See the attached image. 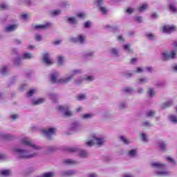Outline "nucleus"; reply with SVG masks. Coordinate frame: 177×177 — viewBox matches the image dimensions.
<instances>
[{"label": "nucleus", "instance_id": "obj_19", "mask_svg": "<svg viewBox=\"0 0 177 177\" xmlns=\"http://www.w3.org/2000/svg\"><path fill=\"white\" fill-rule=\"evenodd\" d=\"M71 129L75 132H78V131H81V124H80V123H73L71 125Z\"/></svg>", "mask_w": 177, "mask_h": 177}, {"label": "nucleus", "instance_id": "obj_64", "mask_svg": "<svg viewBox=\"0 0 177 177\" xmlns=\"http://www.w3.org/2000/svg\"><path fill=\"white\" fill-rule=\"evenodd\" d=\"M174 50L177 51V40H175L172 44H171Z\"/></svg>", "mask_w": 177, "mask_h": 177}, {"label": "nucleus", "instance_id": "obj_49", "mask_svg": "<svg viewBox=\"0 0 177 177\" xmlns=\"http://www.w3.org/2000/svg\"><path fill=\"white\" fill-rule=\"evenodd\" d=\"M119 110H125L127 109V104L125 102H120L118 104Z\"/></svg>", "mask_w": 177, "mask_h": 177}, {"label": "nucleus", "instance_id": "obj_3", "mask_svg": "<svg viewBox=\"0 0 177 177\" xmlns=\"http://www.w3.org/2000/svg\"><path fill=\"white\" fill-rule=\"evenodd\" d=\"M92 139H94L95 145L97 146V147H102V146H104V143L107 142V140L104 137L100 136L97 133H94L91 135Z\"/></svg>", "mask_w": 177, "mask_h": 177}, {"label": "nucleus", "instance_id": "obj_26", "mask_svg": "<svg viewBox=\"0 0 177 177\" xmlns=\"http://www.w3.org/2000/svg\"><path fill=\"white\" fill-rule=\"evenodd\" d=\"M83 80H84V81H86V82H93V81H95V76L86 75V76L84 77Z\"/></svg>", "mask_w": 177, "mask_h": 177}, {"label": "nucleus", "instance_id": "obj_12", "mask_svg": "<svg viewBox=\"0 0 177 177\" xmlns=\"http://www.w3.org/2000/svg\"><path fill=\"white\" fill-rule=\"evenodd\" d=\"M151 165L152 168H155L156 169H164L165 168V164L161 162H153Z\"/></svg>", "mask_w": 177, "mask_h": 177}, {"label": "nucleus", "instance_id": "obj_61", "mask_svg": "<svg viewBox=\"0 0 177 177\" xmlns=\"http://www.w3.org/2000/svg\"><path fill=\"white\" fill-rule=\"evenodd\" d=\"M35 39H36V41H42V36L39 34H37L35 35Z\"/></svg>", "mask_w": 177, "mask_h": 177}, {"label": "nucleus", "instance_id": "obj_20", "mask_svg": "<svg viewBox=\"0 0 177 177\" xmlns=\"http://www.w3.org/2000/svg\"><path fill=\"white\" fill-rule=\"evenodd\" d=\"M145 37L147 39H149V41H154V39L157 38V36H156L154 33H151V32H147L145 34Z\"/></svg>", "mask_w": 177, "mask_h": 177}, {"label": "nucleus", "instance_id": "obj_56", "mask_svg": "<svg viewBox=\"0 0 177 177\" xmlns=\"http://www.w3.org/2000/svg\"><path fill=\"white\" fill-rule=\"evenodd\" d=\"M34 93H37V89H32L28 92V96L30 97L34 95Z\"/></svg>", "mask_w": 177, "mask_h": 177}, {"label": "nucleus", "instance_id": "obj_63", "mask_svg": "<svg viewBox=\"0 0 177 177\" xmlns=\"http://www.w3.org/2000/svg\"><path fill=\"white\" fill-rule=\"evenodd\" d=\"M21 40L19 39H14V43L15 44V45H21Z\"/></svg>", "mask_w": 177, "mask_h": 177}, {"label": "nucleus", "instance_id": "obj_36", "mask_svg": "<svg viewBox=\"0 0 177 177\" xmlns=\"http://www.w3.org/2000/svg\"><path fill=\"white\" fill-rule=\"evenodd\" d=\"M138 154V149H131V151H129V157H136Z\"/></svg>", "mask_w": 177, "mask_h": 177}, {"label": "nucleus", "instance_id": "obj_40", "mask_svg": "<svg viewBox=\"0 0 177 177\" xmlns=\"http://www.w3.org/2000/svg\"><path fill=\"white\" fill-rule=\"evenodd\" d=\"M148 96L149 97H153L156 95V91H154V88H149L147 91Z\"/></svg>", "mask_w": 177, "mask_h": 177}, {"label": "nucleus", "instance_id": "obj_33", "mask_svg": "<svg viewBox=\"0 0 177 177\" xmlns=\"http://www.w3.org/2000/svg\"><path fill=\"white\" fill-rule=\"evenodd\" d=\"M169 121L173 124H177V116L175 115H169Z\"/></svg>", "mask_w": 177, "mask_h": 177}, {"label": "nucleus", "instance_id": "obj_4", "mask_svg": "<svg viewBox=\"0 0 177 177\" xmlns=\"http://www.w3.org/2000/svg\"><path fill=\"white\" fill-rule=\"evenodd\" d=\"M162 60L176 59V51H165L161 53Z\"/></svg>", "mask_w": 177, "mask_h": 177}, {"label": "nucleus", "instance_id": "obj_44", "mask_svg": "<svg viewBox=\"0 0 177 177\" xmlns=\"http://www.w3.org/2000/svg\"><path fill=\"white\" fill-rule=\"evenodd\" d=\"M6 73H8L7 66H3L0 68V74H1V75H6Z\"/></svg>", "mask_w": 177, "mask_h": 177}, {"label": "nucleus", "instance_id": "obj_47", "mask_svg": "<svg viewBox=\"0 0 177 177\" xmlns=\"http://www.w3.org/2000/svg\"><path fill=\"white\" fill-rule=\"evenodd\" d=\"M148 81L147 77L140 78L138 79V84L143 85L144 84H147Z\"/></svg>", "mask_w": 177, "mask_h": 177}, {"label": "nucleus", "instance_id": "obj_2", "mask_svg": "<svg viewBox=\"0 0 177 177\" xmlns=\"http://www.w3.org/2000/svg\"><path fill=\"white\" fill-rule=\"evenodd\" d=\"M81 73H82V70L75 69L72 71L71 73H66L64 77L57 80L60 75V73H59V72H54L51 75L50 82L52 84H62V85H66V84H68V82H70L71 80H73V78L77 75V74H81Z\"/></svg>", "mask_w": 177, "mask_h": 177}, {"label": "nucleus", "instance_id": "obj_52", "mask_svg": "<svg viewBox=\"0 0 177 177\" xmlns=\"http://www.w3.org/2000/svg\"><path fill=\"white\" fill-rule=\"evenodd\" d=\"M86 146H88V147H92V146H95V140L94 138H93L91 140L88 141L86 142Z\"/></svg>", "mask_w": 177, "mask_h": 177}, {"label": "nucleus", "instance_id": "obj_21", "mask_svg": "<svg viewBox=\"0 0 177 177\" xmlns=\"http://www.w3.org/2000/svg\"><path fill=\"white\" fill-rule=\"evenodd\" d=\"M156 146H158V147H160L161 150H165V147H167V144L165 143V142L160 140L157 142Z\"/></svg>", "mask_w": 177, "mask_h": 177}, {"label": "nucleus", "instance_id": "obj_9", "mask_svg": "<svg viewBox=\"0 0 177 177\" xmlns=\"http://www.w3.org/2000/svg\"><path fill=\"white\" fill-rule=\"evenodd\" d=\"M59 110L62 111L63 114L66 117H71V115H73V111H70L68 107L64 108L63 106H59Z\"/></svg>", "mask_w": 177, "mask_h": 177}, {"label": "nucleus", "instance_id": "obj_18", "mask_svg": "<svg viewBox=\"0 0 177 177\" xmlns=\"http://www.w3.org/2000/svg\"><path fill=\"white\" fill-rule=\"evenodd\" d=\"M62 176H73L75 175V171L74 170H65L62 172Z\"/></svg>", "mask_w": 177, "mask_h": 177}, {"label": "nucleus", "instance_id": "obj_8", "mask_svg": "<svg viewBox=\"0 0 177 177\" xmlns=\"http://www.w3.org/2000/svg\"><path fill=\"white\" fill-rule=\"evenodd\" d=\"M162 32H166L167 34H171V32H174L176 31V27L174 26L166 25L162 26Z\"/></svg>", "mask_w": 177, "mask_h": 177}, {"label": "nucleus", "instance_id": "obj_11", "mask_svg": "<svg viewBox=\"0 0 177 177\" xmlns=\"http://www.w3.org/2000/svg\"><path fill=\"white\" fill-rule=\"evenodd\" d=\"M50 26V24H37V25H32L33 30H35L36 31H39V30H46L48 27Z\"/></svg>", "mask_w": 177, "mask_h": 177}, {"label": "nucleus", "instance_id": "obj_62", "mask_svg": "<svg viewBox=\"0 0 177 177\" xmlns=\"http://www.w3.org/2000/svg\"><path fill=\"white\" fill-rule=\"evenodd\" d=\"M170 10L171 12H177V8L175 7V6H174L173 4H171L170 5Z\"/></svg>", "mask_w": 177, "mask_h": 177}, {"label": "nucleus", "instance_id": "obj_31", "mask_svg": "<svg viewBox=\"0 0 177 177\" xmlns=\"http://www.w3.org/2000/svg\"><path fill=\"white\" fill-rule=\"evenodd\" d=\"M45 98H39L38 100L33 101V105L34 106H38L39 104H42V103H44Z\"/></svg>", "mask_w": 177, "mask_h": 177}, {"label": "nucleus", "instance_id": "obj_50", "mask_svg": "<svg viewBox=\"0 0 177 177\" xmlns=\"http://www.w3.org/2000/svg\"><path fill=\"white\" fill-rule=\"evenodd\" d=\"M62 13L60 10H55L51 11L50 15L51 16H59Z\"/></svg>", "mask_w": 177, "mask_h": 177}, {"label": "nucleus", "instance_id": "obj_41", "mask_svg": "<svg viewBox=\"0 0 177 177\" xmlns=\"http://www.w3.org/2000/svg\"><path fill=\"white\" fill-rule=\"evenodd\" d=\"M122 92H124V93H132L133 88L131 87H125L122 89Z\"/></svg>", "mask_w": 177, "mask_h": 177}, {"label": "nucleus", "instance_id": "obj_15", "mask_svg": "<svg viewBox=\"0 0 177 177\" xmlns=\"http://www.w3.org/2000/svg\"><path fill=\"white\" fill-rule=\"evenodd\" d=\"M65 20L68 24H78V21L77 20L76 17H65Z\"/></svg>", "mask_w": 177, "mask_h": 177}, {"label": "nucleus", "instance_id": "obj_32", "mask_svg": "<svg viewBox=\"0 0 177 177\" xmlns=\"http://www.w3.org/2000/svg\"><path fill=\"white\" fill-rule=\"evenodd\" d=\"M21 60H23V59H21V57H17V58L14 59L13 63L15 66H21Z\"/></svg>", "mask_w": 177, "mask_h": 177}, {"label": "nucleus", "instance_id": "obj_25", "mask_svg": "<svg viewBox=\"0 0 177 177\" xmlns=\"http://www.w3.org/2000/svg\"><path fill=\"white\" fill-rule=\"evenodd\" d=\"M57 64H59V66H63V64H64L65 58L63 55H58L57 57Z\"/></svg>", "mask_w": 177, "mask_h": 177}, {"label": "nucleus", "instance_id": "obj_37", "mask_svg": "<svg viewBox=\"0 0 177 177\" xmlns=\"http://www.w3.org/2000/svg\"><path fill=\"white\" fill-rule=\"evenodd\" d=\"M147 8H149V4L147 3L142 4L141 6L138 8V12H145V10L147 9Z\"/></svg>", "mask_w": 177, "mask_h": 177}, {"label": "nucleus", "instance_id": "obj_24", "mask_svg": "<svg viewBox=\"0 0 177 177\" xmlns=\"http://www.w3.org/2000/svg\"><path fill=\"white\" fill-rule=\"evenodd\" d=\"M94 115H95L92 113H85L82 115V120H91V118H93Z\"/></svg>", "mask_w": 177, "mask_h": 177}, {"label": "nucleus", "instance_id": "obj_42", "mask_svg": "<svg viewBox=\"0 0 177 177\" xmlns=\"http://www.w3.org/2000/svg\"><path fill=\"white\" fill-rule=\"evenodd\" d=\"M79 156H80L82 158H85L88 157V152L84 150H80L79 152Z\"/></svg>", "mask_w": 177, "mask_h": 177}, {"label": "nucleus", "instance_id": "obj_1", "mask_svg": "<svg viewBox=\"0 0 177 177\" xmlns=\"http://www.w3.org/2000/svg\"><path fill=\"white\" fill-rule=\"evenodd\" d=\"M21 145L23 146H26V149H21L19 147H15L12 149V153L19 158H24L28 160L30 158H34L35 157H38L39 156V152L35 151L41 150V147L35 145L31 140L28 138H24L21 139L20 140Z\"/></svg>", "mask_w": 177, "mask_h": 177}, {"label": "nucleus", "instance_id": "obj_30", "mask_svg": "<svg viewBox=\"0 0 177 177\" xmlns=\"http://www.w3.org/2000/svg\"><path fill=\"white\" fill-rule=\"evenodd\" d=\"M119 140H120V142H122L124 145H129V143H131V141L123 136L119 137Z\"/></svg>", "mask_w": 177, "mask_h": 177}, {"label": "nucleus", "instance_id": "obj_35", "mask_svg": "<svg viewBox=\"0 0 177 177\" xmlns=\"http://www.w3.org/2000/svg\"><path fill=\"white\" fill-rule=\"evenodd\" d=\"M98 9H99L100 12H101V13H102V15H107V12H109V10H107V8H106L105 6H103L98 7Z\"/></svg>", "mask_w": 177, "mask_h": 177}, {"label": "nucleus", "instance_id": "obj_10", "mask_svg": "<svg viewBox=\"0 0 177 177\" xmlns=\"http://www.w3.org/2000/svg\"><path fill=\"white\" fill-rule=\"evenodd\" d=\"M156 176H171V171L168 170H158L155 171Z\"/></svg>", "mask_w": 177, "mask_h": 177}, {"label": "nucleus", "instance_id": "obj_22", "mask_svg": "<svg viewBox=\"0 0 177 177\" xmlns=\"http://www.w3.org/2000/svg\"><path fill=\"white\" fill-rule=\"evenodd\" d=\"M64 162L66 164V165H76V164H78L77 161L73 159H66L64 160Z\"/></svg>", "mask_w": 177, "mask_h": 177}, {"label": "nucleus", "instance_id": "obj_38", "mask_svg": "<svg viewBox=\"0 0 177 177\" xmlns=\"http://www.w3.org/2000/svg\"><path fill=\"white\" fill-rule=\"evenodd\" d=\"M133 74H135L133 73V71H132L131 72H124L122 73V76L125 77V78H131V77H132V75H133Z\"/></svg>", "mask_w": 177, "mask_h": 177}, {"label": "nucleus", "instance_id": "obj_54", "mask_svg": "<svg viewBox=\"0 0 177 177\" xmlns=\"http://www.w3.org/2000/svg\"><path fill=\"white\" fill-rule=\"evenodd\" d=\"M117 40H118V42H120V44H122V43L125 42V39L124 38V37H122V35H119V36H118Z\"/></svg>", "mask_w": 177, "mask_h": 177}, {"label": "nucleus", "instance_id": "obj_23", "mask_svg": "<svg viewBox=\"0 0 177 177\" xmlns=\"http://www.w3.org/2000/svg\"><path fill=\"white\" fill-rule=\"evenodd\" d=\"M48 96L50 99L54 102L56 103L57 100H59V95L55 94V93H50L48 94Z\"/></svg>", "mask_w": 177, "mask_h": 177}, {"label": "nucleus", "instance_id": "obj_17", "mask_svg": "<svg viewBox=\"0 0 177 177\" xmlns=\"http://www.w3.org/2000/svg\"><path fill=\"white\" fill-rule=\"evenodd\" d=\"M122 48L124 52L127 53H133V49L132 48V46L131 44H124L122 46Z\"/></svg>", "mask_w": 177, "mask_h": 177}, {"label": "nucleus", "instance_id": "obj_53", "mask_svg": "<svg viewBox=\"0 0 177 177\" xmlns=\"http://www.w3.org/2000/svg\"><path fill=\"white\" fill-rule=\"evenodd\" d=\"M77 100H85L86 95L85 94H80L76 97Z\"/></svg>", "mask_w": 177, "mask_h": 177}, {"label": "nucleus", "instance_id": "obj_60", "mask_svg": "<svg viewBox=\"0 0 177 177\" xmlns=\"http://www.w3.org/2000/svg\"><path fill=\"white\" fill-rule=\"evenodd\" d=\"M133 73L134 74H136V73H143V68H137V70L136 71L133 70Z\"/></svg>", "mask_w": 177, "mask_h": 177}, {"label": "nucleus", "instance_id": "obj_46", "mask_svg": "<svg viewBox=\"0 0 177 177\" xmlns=\"http://www.w3.org/2000/svg\"><path fill=\"white\" fill-rule=\"evenodd\" d=\"M142 127H145V128H150L151 127H153V124L150 123L149 121H145L142 123Z\"/></svg>", "mask_w": 177, "mask_h": 177}, {"label": "nucleus", "instance_id": "obj_51", "mask_svg": "<svg viewBox=\"0 0 177 177\" xmlns=\"http://www.w3.org/2000/svg\"><path fill=\"white\" fill-rule=\"evenodd\" d=\"M9 9V5L6 3L0 4V10H7Z\"/></svg>", "mask_w": 177, "mask_h": 177}, {"label": "nucleus", "instance_id": "obj_45", "mask_svg": "<svg viewBox=\"0 0 177 177\" xmlns=\"http://www.w3.org/2000/svg\"><path fill=\"white\" fill-rule=\"evenodd\" d=\"M85 57H92V56H95V51L89 50L85 53Z\"/></svg>", "mask_w": 177, "mask_h": 177}, {"label": "nucleus", "instance_id": "obj_16", "mask_svg": "<svg viewBox=\"0 0 177 177\" xmlns=\"http://www.w3.org/2000/svg\"><path fill=\"white\" fill-rule=\"evenodd\" d=\"M109 53L115 57H120V50L117 48H111L109 49Z\"/></svg>", "mask_w": 177, "mask_h": 177}, {"label": "nucleus", "instance_id": "obj_5", "mask_svg": "<svg viewBox=\"0 0 177 177\" xmlns=\"http://www.w3.org/2000/svg\"><path fill=\"white\" fill-rule=\"evenodd\" d=\"M43 133L46 135L48 139H52V136L56 134L57 132V129L55 127H48L47 129H43L42 130Z\"/></svg>", "mask_w": 177, "mask_h": 177}, {"label": "nucleus", "instance_id": "obj_28", "mask_svg": "<svg viewBox=\"0 0 177 177\" xmlns=\"http://www.w3.org/2000/svg\"><path fill=\"white\" fill-rule=\"evenodd\" d=\"M156 115V111H148L146 114L145 116L147 118H153V117H155Z\"/></svg>", "mask_w": 177, "mask_h": 177}, {"label": "nucleus", "instance_id": "obj_59", "mask_svg": "<svg viewBox=\"0 0 177 177\" xmlns=\"http://www.w3.org/2000/svg\"><path fill=\"white\" fill-rule=\"evenodd\" d=\"M86 15L84 12H79L77 14V17H79V19H84Z\"/></svg>", "mask_w": 177, "mask_h": 177}, {"label": "nucleus", "instance_id": "obj_57", "mask_svg": "<svg viewBox=\"0 0 177 177\" xmlns=\"http://www.w3.org/2000/svg\"><path fill=\"white\" fill-rule=\"evenodd\" d=\"M166 160H167V161L171 162V164H176L175 160H174V158H172L171 156H167Z\"/></svg>", "mask_w": 177, "mask_h": 177}, {"label": "nucleus", "instance_id": "obj_7", "mask_svg": "<svg viewBox=\"0 0 177 177\" xmlns=\"http://www.w3.org/2000/svg\"><path fill=\"white\" fill-rule=\"evenodd\" d=\"M42 62L46 66H52L53 64V59L50 58V55L48 53L43 55Z\"/></svg>", "mask_w": 177, "mask_h": 177}, {"label": "nucleus", "instance_id": "obj_6", "mask_svg": "<svg viewBox=\"0 0 177 177\" xmlns=\"http://www.w3.org/2000/svg\"><path fill=\"white\" fill-rule=\"evenodd\" d=\"M85 39H86V36L84 35H79L77 37H71L70 39L71 42L85 44Z\"/></svg>", "mask_w": 177, "mask_h": 177}, {"label": "nucleus", "instance_id": "obj_29", "mask_svg": "<svg viewBox=\"0 0 177 177\" xmlns=\"http://www.w3.org/2000/svg\"><path fill=\"white\" fill-rule=\"evenodd\" d=\"M39 177H55V172H52V171L45 172V173H43Z\"/></svg>", "mask_w": 177, "mask_h": 177}, {"label": "nucleus", "instance_id": "obj_39", "mask_svg": "<svg viewBox=\"0 0 177 177\" xmlns=\"http://www.w3.org/2000/svg\"><path fill=\"white\" fill-rule=\"evenodd\" d=\"M103 3H104V0H95L94 4L97 8H99L100 6H103Z\"/></svg>", "mask_w": 177, "mask_h": 177}, {"label": "nucleus", "instance_id": "obj_55", "mask_svg": "<svg viewBox=\"0 0 177 177\" xmlns=\"http://www.w3.org/2000/svg\"><path fill=\"white\" fill-rule=\"evenodd\" d=\"M82 81H84V79H77L74 80V84L75 85H81L82 84Z\"/></svg>", "mask_w": 177, "mask_h": 177}, {"label": "nucleus", "instance_id": "obj_48", "mask_svg": "<svg viewBox=\"0 0 177 177\" xmlns=\"http://www.w3.org/2000/svg\"><path fill=\"white\" fill-rule=\"evenodd\" d=\"M2 138H3V139H8L10 140L15 139V136L10 135V134H3Z\"/></svg>", "mask_w": 177, "mask_h": 177}, {"label": "nucleus", "instance_id": "obj_13", "mask_svg": "<svg viewBox=\"0 0 177 177\" xmlns=\"http://www.w3.org/2000/svg\"><path fill=\"white\" fill-rule=\"evenodd\" d=\"M18 27L19 26H17V24L8 25L5 28L4 30L6 32H12L15 31V30H17Z\"/></svg>", "mask_w": 177, "mask_h": 177}, {"label": "nucleus", "instance_id": "obj_58", "mask_svg": "<svg viewBox=\"0 0 177 177\" xmlns=\"http://www.w3.org/2000/svg\"><path fill=\"white\" fill-rule=\"evenodd\" d=\"M135 12V10L132 8H129L126 10V13H128V15H132Z\"/></svg>", "mask_w": 177, "mask_h": 177}, {"label": "nucleus", "instance_id": "obj_34", "mask_svg": "<svg viewBox=\"0 0 177 177\" xmlns=\"http://www.w3.org/2000/svg\"><path fill=\"white\" fill-rule=\"evenodd\" d=\"M172 101H167L161 105V109H167L168 107H171V106H172Z\"/></svg>", "mask_w": 177, "mask_h": 177}, {"label": "nucleus", "instance_id": "obj_14", "mask_svg": "<svg viewBox=\"0 0 177 177\" xmlns=\"http://www.w3.org/2000/svg\"><path fill=\"white\" fill-rule=\"evenodd\" d=\"M34 57V54L31 53H24L21 56V59L23 60H31Z\"/></svg>", "mask_w": 177, "mask_h": 177}, {"label": "nucleus", "instance_id": "obj_27", "mask_svg": "<svg viewBox=\"0 0 177 177\" xmlns=\"http://www.w3.org/2000/svg\"><path fill=\"white\" fill-rule=\"evenodd\" d=\"M140 138L144 143H147V142H149V138H147V135L145 133H141L140 134Z\"/></svg>", "mask_w": 177, "mask_h": 177}, {"label": "nucleus", "instance_id": "obj_43", "mask_svg": "<svg viewBox=\"0 0 177 177\" xmlns=\"http://www.w3.org/2000/svg\"><path fill=\"white\" fill-rule=\"evenodd\" d=\"M10 175V170H2L1 171V176L2 177L9 176Z\"/></svg>", "mask_w": 177, "mask_h": 177}]
</instances>
